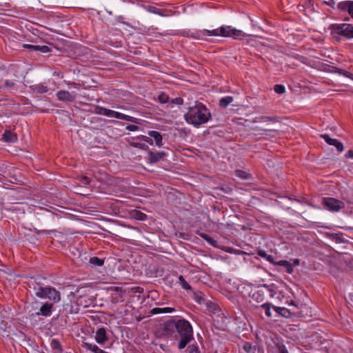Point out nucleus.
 I'll return each instance as SVG.
<instances>
[{"mask_svg":"<svg viewBox=\"0 0 353 353\" xmlns=\"http://www.w3.org/2000/svg\"><path fill=\"white\" fill-rule=\"evenodd\" d=\"M210 117V111L201 103H198L194 107L189 108L188 112L185 114L186 121L194 126H199L207 123Z\"/></svg>","mask_w":353,"mask_h":353,"instance_id":"obj_1","label":"nucleus"},{"mask_svg":"<svg viewBox=\"0 0 353 353\" xmlns=\"http://www.w3.org/2000/svg\"><path fill=\"white\" fill-rule=\"evenodd\" d=\"M196 38H203L205 36H220L224 37H232L235 39H241L248 34L241 30H237L232 26H221L212 30H203L195 32Z\"/></svg>","mask_w":353,"mask_h":353,"instance_id":"obj_2","label":"nucleus"},{"mask_svg":"<svg viewBox=\"0 0 353 353\" xmlns=\"http://www.w3.org/2000/svg\"><path fill=\"white\" fill-rule=\"evenodd\" d=\"M170 324L174 325L181 336L178 347L182 350L193 339V330L190 322L185 319H179L176 321H172Z\"/></svg>","mask_w":353,"mask_h":353,"instance_id":"obj_3","label":"nucleus"},{"mask_svg":"<svg viewBox=\"0 0 353 353\" xmlns=\"http://www.w3.org/2000/svg\"><path fill=\"white\" fill-rule=\"evenodd\" d=\"M94 112L97 114L104 115L108 117H114L119 119L125 120L136 124H140L139 119L124 114L123 113L116 112L112 110L106 109L103 107L97 106L94 108Z\"/></svg>","mask_w":353,"mask_h":353,"instance_id":"obj_4","label":"nucleus"},{"mask_svg":"<svg viewBox=\"0 0 353 353\" xmlns=\"http://www.w3.org/2000/svg\"><path fill=\"white\" fill-rule=\"evenodd\" d=\"M35 295L40 299H48L52 301V303H58L61 301V294L54 288L51 286L39 287L34 288Z\"/></svg>","mask_w":353,"mask_h":353,"instance_id":"obj_5","label":"nucleus"},{"mask_svg":"<svg viewBox=\"0 0 353 353\" xmlns=\"http://www.w3.org/2000/svg\"><path fill=\"white\" fill-rule=\"evenodd\" d=\"M330 30L334 34L343 36L347 39L353 38V26L349 23L332 24Z\"/></svg>","mask_w":353,"mask_h":353,"instance_id":"obj_6","label":"nucleus"},{"mask_svg":"<svg viewBox=\"0 0 353 353\" xmlns=\"http://www.w3.org/2000/svg\"><path fill=\"white\" fill-rule=\"evenodd\" d=\"M323 204L328 210L332 212H339L345 208L344 202L332 197L323 198Z\"/></svg>","mask_w":353,"mask_h":353,"instance_id":"obj_7","label":"nucleus"},{"mask_svg":"<svg viewBox=\"0 0 353 353\" xmlns=\"http://www.w3.org/2000/svg\"><path fill=\"white\" fill-rule=\"evenodd\" d=\"M53 307H54V303L46 302L41 306V307L38 312H35L34 314H32L30 315V316L34 317L36 316L41 315V316H45V317H48V316H51V314L52 313Z\"/></svg>","mask_w":353,"mask_h":353,"instance_id":"obj_8","label":"nucleus"},{"mask_svg":"<svg viewBox=\"0 0 353 353\" xmlns=\"http://www.w3.org/2000/svg\"><path fill=\"white\" fill-rule=\"evenodd\" d=\"M337 9L341 12H347L353 18V1H343L337 4Z\"/></svg>","mask_w":353,"mask_h":353,"instance_id":"obj_9","label":"nucleus"},{"mask_svg":"<svg viewBox=\"0 0 353 353\" xmlns=\"http://www.w3.org/2000/svg\"><path fill=\"white\" fill-rule=\"evenodd\" d=\"M320 137L323 138L327 144L335 146L338 152H341L343 151L344 147L343 143L337 139H332L327 134H322Z\"/></svg>","mask_w":353,"mask_h":353,"instance_id":"obj_10","label":"nucleus"},{"mask_svg":"<svg viewBox=\"0 0 353 353\" xmlns=\"http://www.w3.org/2000/svg\"><path fill=\"white\" fill-rule=\"evenodd\" d=\"M94 339L99 345H103L108 339L106 330L104 327L99 328L96 331Z\"/></svg>","mask_w":353,"mask_h":353,"instance_id":"obj_11","label":"nucleus"},{"mask_svg":"<svg viewBox=\"0 0 353 353\" xmlns=\"http://www.w3.org/2000/svg\"><path fill=\"white\" fill-rule=\"evenodd\" d=\"M56 95L58 99L61 101L72 102L76 99L74 94L66 90H60L57 93Z\"/></svg>","mask_w":353,"mask_h":353,"instance_id":"obj_12","label":"nucleus"},{"mask_svg":"<svg viewBox=\"0 0 353 353\" xmlns=\"http://www.w3.org/2000/svg\"><path fill=\"white\" fill-rule=\"evenodd\" d=\"M165 156V153L164 152L150 151L148 152V160L151 163H154L162 159Z\"/></svg>","mask_w":353,"mask_h":353,"instance_id":"obj_13","label":"nucleus"},{"mask_svg":"<svg viewBox=\"0 0 353 353\" xmlns=\"http://www.w3.org/2000/svg\"><path fill=\"white\" fill-rule=\"evenodd\" d=\"M30 88L32 92L35 94H43L49 90V88L43 84H35L31 85Z\"/></svg>","mask_w":353,"mask_h":353,"instance_id":"obj_14","label":"nucleus"},{"mask_svg":"<svg viewBox=\"0 0 353 353\" xmlns=\"http://www.w3.org/2000/svg\"><path fill=\"white\" fill-rule=\"evenodd\" d=\"M82 347L84 348H86L88 350H90L94 353H105V352L101 348H99L96 344L88 343V342H83Z\"/></svg>","mask_w":353,"mask_h":353,"instance_id":"obj_15","label":"nucleus"},{"mask_svg":"<svg viewBox=\"0 0 353 353\" xmlns=\"http://www.w3.org/2000/svg\"><path fill=\"white\" fill-rule=\"evenodd\" d=\"M3 139L8 143H14L17 141V137L16 134L12 132L10 130H6L3 134Z\"/></svg>","mask_w":353,"mask_h":353,"instance_id":"obj_16","label":"nucleus"},{"mask_svg":"<svg viewBox=\"0 0 353 353\" xmlns=\"http://www.w3.org/2000/svg\"><path fill=\"white\" fill-rule=\"evenodd\" d=\"M148 135L154 139L155 143L158 147L162 145V136L159 132L152 130L148 132Z\"/></svg>","mask_w":353,"mask_h":353,"instance_id":"obj_17","label":"nucleus"},{"mask_svg":"<svg viewBox=\"0 0 353 353\" xmlns=\"http://www.w3.org/2000/svg\"><path fill=\"white\" fill-rule=\"evenodd\" d=\"M50 347L54 353H62L63 350L60 342L57 339H52L50 342Z\"/></svg>","mask_w":353,"mask_h":353,"instance_id":"obj_18","label":"nucleus"},{"mask_svg":"<svg viewBox=\"0 0 353 353\" xmlns=\"http://www.w3.org/2000/svg\"><path fill=\"white\" fill-rule=\"evenodd\" d=\"M175 310L172 307H154L152 310V314H158L161 313H171Z\"/></svg>","mask_w":353,"mask_h":353,"instance_id":"obj_19","label":"nucleus"},{"mask_svg":"<svg viewBox=\"0 0 353 353\" xmlns=\"http://www.w3.org/2000/svg\"><path fill=\"white\" fill-rule=\"evenodd\" d=\"M279 265L283 266L286 268V272L289 274H292L294 271L292 264L285 260H281L277 263Z\"/></svg>","mask_w":353,"mask_h":353,"instance_id":"obj_20","label":"nucleus"},{"mask_svg":"<svg viewBox=\"0 0 353 353\" xmlns=\"http://www.w3.org/2000/svg\"><path fill=\"white\" fill-rule=\"evenodd\" d=\"M234 99L232 97L227 96L225 97H223L219 101V105L221 108H226L230 103L233 101Z\"/></svg>","mask_w":353,"mask_h":353,"instance_id":"obj_21","label":"nucleus"},{"mask_svg":"<svg viewBox=\"0 0 353 353\" xmlns=\"http://www.w3.org/2000/svg\"><path fill=\"white\" fill-rule=\"evenodd\" d=\"M275 310L282 316L286 318L290 317L292 315L290 310L285 307H275Z\"/></svg>","mask_w":353,"mask_h":353,"instance_id":"obj_22","label":"nucleus"},{"mask_svg":"<svg viewBox=\"0 0 353 353\" xmlns=\"http://www.w3.org/2000/svg\"><path fill=\"white\" fill-rule=\"evenodd\" d=\"M200 236L206 242H208L210 245L216 246L217 241L213 238L208 236V234L201 233L200 234Z\"/></svg>","mask_w":353,"mask_h":353,"instance_id":"obj_23","label":"nucleus"},{"mask_svg":"<svg viewBox=\"0 0 353 353\" xmlns=\"http://www.w3.org/2000/svg\"><path fill=\"white\" fill-rule=\"evenodd\" d=\"M89 262L94 266H102L104 263V260L97 256H93L90 259Z\"/></svg>","mask_w":353,"mask_h":353,"instance_id":"obj_24","label":"nucleus"},{"mask_svg":"<svg viewBox=\"0 0 353 353\" xmlns=\"http://www.w3.org/2000/svg\"><path fill=\"white\" fill-rule=\"evenodd\" d=\"M258 254H259L260 256H261V257H263V258L265 259H266L268 261H269L270 263H272V264H274V263H275V262H274V258H273V256H272V255H269V254H268L265 252V251H264V250H259V251L258 252Z\"/></svg>","mask_w":353,"mask_h":353,"instance_id":"obj_25","label":"nucleus"},{"mask_svg":"<svg viewBox=\"0 0 353 353\" xmlns=\"http://www.w3.org/2000/svg\"><path fill=\"white\" fill-rule=\"evenodd\" d=\"M179 283L181 284V287L187 290H190L192 289L191 286L187 283V281L184 279L183 276H179Z\"/></svg>","mask_w":353,"mask_h":353,"instance_id":"obj_26","label":"nucleus"},{"mask_svg":"<svg viewBox=\"0 0 353 353\" xmlns=\"http://www.w3.org/2000/svg\"><path fill=\"white\" fill-rule=\"evenodd\" d=\"M277 121L276 117L261 116V117L256 118V121H259V122H268V121Z\"/></svg>","mask_w":353,"mask_h":353,"instance_id":"obj_27","label":"nucleus"},{"mask_svg":"<svg viewBox=\"0 0 353 353\" xmlns=\"http://www.w3.org/2000/svg\"><path fill=\"white\" fill-rule=\"evenodd\" d=\"M271 306H272V305L268 303H264L261 306V308H263L264 310L266 316L268 317H270L272 316L271 311H270Z\"/></svg>","mask_w":353,"mask_h":353,"instance_id":"obj_28","label":"nucleus"},{"mask_svg":"<svg viewBox=\"0 0 353 353\" xmlns=\"http://www.w3.org/2000/svg\"><path fill=\"white\" fill-rule=\"evenodd\" d=\"M5 87L10 90H15L16 82L14 80H6L5 81Z\"/></svg>","mask_w":353,"mask_h":353,"instance_id":"obj_29","label":"nucleus"},{"mask_svg":"<svg viewBox=\"0 0 353 353\" xmlns=\"http://www.w3.org/2000/svg\"><path fill=\"white\" fill-rule=\"evenodd\" d=\"M158 101L161 103H166L168 102L169 101V97L168 96L163 93V92H161L160 93L159 95H158Z\"/></svg>","mask_w":353,"mask_h":353,"instance_id":"obj_30","label":"nucleus"},{"mask_svg":"<svg viewBox=\"0 0 353 353\" xmlns=\"http://www.w3.org/2000/svg\"><path fill=\"white\" fill-rule=\"evenodd\" d=\"M274 91L278 94H283L285 92V88L283 85L276 84L274 87Z\"/></svg>","mask_w":353,"mask_h":353,"instance_id":"obj_31","label":"nucleus"},{"mask_svg":"<svg viewBox=\"0 0 353 353\" xmlns=\"http://www.w3.org/2000/svg\"><path fill=\"white\" fill-rule=\"evenodd\" d=\"M336 72L340 74H343V76H345L346 77L353 79V74L352 73H350V72H347V71H345V70H343L339 69V68H338L336 70Z\"/></svg>","mask_w":353,"mask_h":353,"instance_id":"obj_32","label":"nucleus"},{"mask_svg":"<svg viewBox=\"0 0 353 353\" xmlns=\"http://www.w3.org/2000/svg\"><path fill=\"white\" fill-rule=\"evenodd\" d=\"M187 353H200L198 347L195 345H190L186 350Z\"/></svg>","mask_w":353,"mask_h":353,"instance_id":"obj_33","label":"nucleus"},{"mask_svg":"<svg viewBox=\"0 0 353 353\" xmlns=\"http://www.w3.org/2000/svg\"><path fill=\"white\" fill-rule=\"evenodd\" d=\"M37 51L41 52L42 53H47L50 51V48L47 46H38V48H37Z\"/></svg>","mask_w":353,"mask_h":353,"instance_id":"obj_34","label":"nucleus"},{"mask_svg":"<svg viewBox=\"0 0 353 353\" xmlns=\"http://www.w3.org/2000/svg\"><path fill=\"white\" fill-rule=\"evenodd\" d=\"M79 181L83 185H88L90 183V179L86 176H81Z\"/></svg>","mask_w":353,"mask_h":353,"instance_id":"obj_35","label":"nucleus"},{"mask_svg":"<svg viewBox=\"0 0 353 353\" xmlns=\"http://www.w3.org/2000/svg\"><path fill=\"white\" fill-rule=\"evenodd\" d=\"M23 47L24 48H27L31 50L37 51V48H38V46L31 45V44H23Z\"/></svg>","mask_w":353,"mask_h":353,"instance_id":"obj_36","label":"nucleus"},{"mask_svg":"<svg viewBox=\"0 0 353 353\" xmlns=\"http://www.w3.org/2000/svg\"><path fill=\"white\" fill-rule=\"evenodd\" d=\"M131 145L135 148H141V149H146L148 148V146L144 145V144H142V143H131Z\"/></svg>","mask_w":353,"mask_h":353,"instance_id":"obj_37","label":"nucleus"},{"mask_svg":"<svg viewBox=\"0 0 353 353\" xmlns=\"http://www.w3.org/2000/svg\"><path fill=\"white\" fill-rule=\"evenodd\" d=\"M125 128L130 131H137L139 130V127L135 125H128Z\"/></svg>","mask_w":353,"mask_h":353,"instance_id":"obj_38","label":"nucleus"},{"mask_svg":"<svg viewBox=\"0 0 353 353\" xmlns=\"http://www.w3.org/2000/svg\"><path fill=\"white\" fill-rule=\"evenodd\" d=\"M141 140L144 141L150 144H152V140L150 137H146V136H141L139 138Z\"/></svg>","mask_w":353,"mask_h":353,"instance_id":"obj_39","label":"nucleus"},{"mask_svg":"<svg viewBox=\"0 0 353 353\" xmlns=\"http://www.w3.org/2000/svg\"><path fill=\"white\" fill-rule=\"evenodd\" d=\"M323 3L325 5H327L329 6H331L332 8H334V6L335 5V0H327V1H325Z\"/></svg>","mask_w":353,"mask_h":353,"instance_id":"obj_40","label":"nucleus"},{"mask_svg":"<svg viewBox=\"0 0 353 353\" xmlns=\"http://www.w3.org/2000/svg\"><path fill=\"white\" fill-rule=\"evenodd\" d=\"M236 175L242 179H246L245 173L242 170H237Z\"/></svg>","mask_w":353,"mask_h":353,"instance_id":"obj_41","label":"nucleus"},{"mask_svg":"<svg viewBox=\"0 0 353 353\" xmlns=\"http://www.w3.org/2000/svg\"><path fill=\"white\" fill-rule=\"evenodd\" d=\"M279 353H288V352L284 345H281L279 347Z\"/></svg>","mask_w":353,"mask_h":353,"instance_id":"obj_42","label":"nucleus"},{"mask_svg":"<svg viewBox=\"0 0 353 353\" xmlns=\"http://www.w3.org/2000/svg\"><path fill=\"white\" fill-rule=\"evenodd\" d=\"M251 347H252L251 345L248 343H245V345L243 346L244 350L248 352H249L250 351Z\"/></svg>","mask_w":353,"mask_h":353,"instance_id":"obj_43","label":"nucleus"},{"mask_svg":"<svg viewBox=\"0 0 353 353\" xmlns=\"http://www.w3.org/2000/svg\"><path fill=\"white\" fill-rule=\"evenodd\" d=\"M345 157L346 158H350V159H353V150H349L346 154H345Z\"/></svg>","mask_w":353,"mask_h":353,"instance_id":"obj_44","label":"nucleus"},{"mask_svg":"<svg viewBox=\"0 0 353 353\" xmlns=\"http://www.w3.org/2000/svg\"><path fill=\"white\" fill-rule=\"evenodd\" d=\"M150 11L155 14H161L156 8H152Z\"/></svg>","mask_w":353,"mask_h":353,"instance_id":"obj_45","label":"nucleus"},{"mask_svg":"<svg viewBox=\"0 0 353 353\" xmlns=\"http://www.w3.org/2000/svg\"><path fill=\"white\" fill-rule=\"evenodd\" d=\"M175 103L177 104H181L183 103V99L181 98H176Z\"/></svg>","mask_w":353,"mask_h":353,"instance_id":"obj_46","label":"nucleus"},{"mask_svg":"<svg viewBox=\"0 0 353 353\" xmlns=\"http://www.w3.org/2000/svg\"><path fill=\"white\" fill-rule=\"evenodd\" d=\"M299 263H300L299 259H296L294 260V265H299Z\"/></svg>","mask_w":353,"mask_h":353,"instance_id":"obj_47","label":"nucleus"},{"mask_svg":"<svg viewBox=\"0 0 353 353\" xmlns=\"http://www.w3.org/2000/svg\"><path fill=\"white\" fill-rule=\"evenodd\" d=\"M143 216H145V215L143 214H141V216L139 217V219H141V220H143Z\"/></svg>","mask_w":353,"mask_h":353,"instance_id":"obj_48","label":"nucleus"},{"mask_svg":"<svg viewBox=\"0 0 353 353\" xmlns=\"http://www.w3.org/2000/svg\"><path fill=\"white\" fill-rule=\"evenodd\" d=\"M55 232V230H50V231L43 230V232H45V233H46V232Z\"/></svg>","mask_w":353,"mask_h":353,"instance_id":"obj_49","label":"nucleus"},{"mask_svg":"<svg viewBox=\"0 0 353 353\" xmlns=\"http://www.w3.org/2000/svg\"><path fill=\"white\" fill-rule=\"evenodd\" d=\"M201 297H199V298L196 299L197 302L199 303H201Z\"/></svg>","mask_w":353,"mask_h":353,"instance_id":"obj_50","label":"nucleus"},{"mask_svg":"<svg viewBox=\"0 0 353 353\" xmlns=\"http://www.w3.org/2000/svg\"><path fill=\"white\" fill-rule=\"evenodd\" d=\"M26 336H24V339L29 343V341H30V339H26Z\"/></svg>","mask_w":353,"mask_h":353,"instance_id":"obj_51","label":"nucleus"},{"mask_svg":"<svg viewBox=\"0 0 353 353\" xmlns=\"http://www.w3.org/2000/svg\"><path fill=\"white\" fill-rule=\"evenodd\" d=\"M291 305H295V303L293 301H292Z\"/></svg>","mask_w":353,"mask_h":353,"instance_id":"obj_52","label":"nucleus"}]
</instances>
